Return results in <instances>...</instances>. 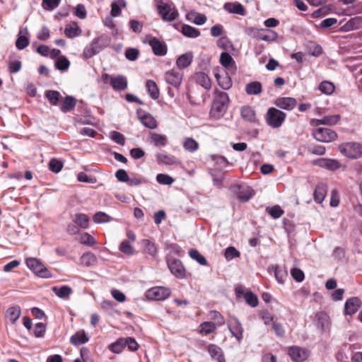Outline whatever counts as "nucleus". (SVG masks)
Listing matches in <instances>:
<instances>
[{"label": "nucleus", "instance_id": "nucleus-1", "mask_svg": "<svg viewBox=\"0 0 362 362\" xmlns=\"http://www.w3.org/2000/svg\"><path fill=\"white\" fill-rule=\"evenodd\" d=\"M215 96L211 109V114L215 117H220L223 115L228 109L229 104L228 95L221 90L214 91Z\"/></svg>", "mask_w": 362, "mask_h": 362}, {"label": "nucleus", "instance_id": "nucleus-2", "mask_svg": "<svg viewBox=\"0 0 362 362\" xmlns=\"http://www.w3.org/2000/svg\"><path fill=\"white\" fill-rule=\"evenodd\" d=\"M108 43V38L104 35L94 38L90 44L84 47L82 53L83 59H88L92 58L105 48Z\"/></svg>", "mask_w": 362, "mask_h": 362}, {"label": "nucleus", "instance_id": "nucleus-3", "mask_svg": "<svg viewBox=\"0 0 362 362\" xmlns=\"http://www.w3.org/2000/svg\"><path fill=\"white\" fill-rule=\"evenodd\" d=\"M338 150L342 155L352 159H357L362 156V146L356 142L341 144Z\"/></svg>", "mask_w": 362, "mask_h": 362}, {"label": "nucleus", "instance_id": "nucleus-4", "mask_svg": "<svg viewBox=\"0 0 362 362\" xmlns=\"http://www.w3.org/2000/svg\"><path fill=\"white\" fill-rule=\"evenodd\" d=\"M25 264L35 275L45 279L52 277V273L38 259L28 257L25 260Z\"/></svg>", "mask_w": 362, "mask_h": 362}, {"label": "nucleus", "instance_id": "nucleus-5", "mask_svg": "<svg viewBox=\"0 0 362 362\" xmlns=\"http://www.w3.org/2000/svg\"><path fill=\"white\" fill-rule=\"evenodd\" d=\"M286 114L275 107L268 109L266 114V122L267 124L273 128L280 127L284 122Z\"/></svg>", "mask_w": 362, "mask_h": 362}, {"label": "nucleus", "instance_id": "nucleus-6", "mask_svg": "<svg viewBox=\"0 0 362 362\" xmlns=\"http://www.w3.org/2000/svg\"><path fill=\"white\" fill-rule=\"evenodd\" d=\"M157 10L158 13L161 16L162 19L165 21H173L175 20L179 15L175 7H173L161 0L157 2Z\"/></svg>", "mask_w": 362, "mask_h": 362}, {"label": "nucleus", "instance_id": "nucleus-7", "mask_svg": "<svg viewBox=\"0 0 362 362\" xmlns=\"http://www.w3.org/2000/svg\"><path fill=\"white\" fill-rule=\"evenodd\" d=\"M314 138L320 142L329 143L337 139V134L332 129L326 127H317L313 131Z\"/></svg>", "mask_w": 362, "mask_h": 362}, {"label": "nucleus", "instance_id": "nucleus-8", "mask_svg": "<svg viewBox=\"0 0 362 362\" xmlns=\"http://www.w3.org/2000/svg\"><path fill=\"white\" fill-rule=\"evenodd\" d=\"M183 76V72L175 68L167 71L164 75L165 82L176 89L180 88L182 83Z\"/></svg>", "mask_w": 362, "mask_h": 362}, {"label": "nucleus", "instance_id": "nucleus-9", "mask_svg": "<svg viewBox=\"0 0 362 362\" xmlns=\"http://www.w3.org/2000/svg\"><path fill=\"white\" fill-rule=\"evenodd\" d=\"M171 293L170 289L164 286H155L146 292V297L153 300H164Z\"/></svg>", "mask_w": 362, "mask_h": 362}, {"label": "nucleus", "instance_id": "nucleus-10", "mask_svg": "<svg viewBox=\"0 0 362 362\" xmlns=\"http://www.w3.org/2000/svg\"><path fill=\"white\" fill-rule=\"evenodd\" d=\"M102 78L105 82H109L115 90H124L127 87V79L125 76L119 75L116 77H112L107 74H104Z\"/></svg>", "mask_w": 362, "mask_h": 362}, {"label": "nucleus", "instance_id": "nucleus-11", "mask_svg": "<svg viewBox=\"0 0 362 362\" xmlns=\"http://www.w3.org/2000/svg\"><path fill=\"white\" fill-rule=\"evenodd\" d=\"M167 262L168 269L176 278H186V269L180 259L172 258L168 259Z\"/></svg>", "mask_w": 362, "mask_h": 362}, {"label": "nucleus", "instance_id": "nucleus-12", "mask_svg": "<svg viewBox=\"0 0 362 362\" xmlns=\"http://www.w3.org/2000/svg\"><path fill=\"white\" fill-rule=\"evenodd\" d=\"M145 42H147L151 45L154 54L157 56H164L166 54L167 46L164 42L151 35L146 36Z\"/></svg>", "mask_w": 362, "mask_h": 362}, {"label": "nucleus", "instance_id": "nucleus-13", "mask_svg": "<svg viewBox=\"0 0 362 362\" xmlns=\"http://www.w3.org/2000/svg\"><path fill=\"white\" fill-rule=\"evenodd\" d=\"M228 327L232 335L240 342L243 337V328L239 320L236 317H230L228 322Z\"/></svg>", "mask_w": 362, "mask_h": 362}, {"label": "nucleus", "instance_id": "nucleus-14", "mask_svg": "<svg viewBox=\"0 0 362 362\" xmlns=\"http://www.w3.org/2000/svg\"><path fill=\"white\" fill-rule=\"evenodd\" d=\"M288 354L294 362H303L309 356V352L306 349L296 346L288 349Z\"/></svg>", "mask_w": 362, "mask_h": 362}, {"label": "nucleus", "instance_id": "nucleus-15", "mask_svg": "<svg viewBox=\"0 0 362 362\" xmlns=\"http://www.w3.org/2000/svg\"><path fill=\"white\" fill-rule=\"evenodd\" d=\"M215 78L218 85L225 90L229 89L233 84L231 78L228 76L226 71L216 69L214 73Z\"/></svg>", "mask_w": 362, "mask_h": 362}, {"label": "nucleus", "instance_id": "nucleus-16", "mask_svg": "<svg viewBox=\"0 0 362 362\" xmlns=\"http://www.w3.org/2000/svg\"><path fill=\"white\" fill-rule=\"evenodd\" d=\"M274 105L280 109L292 110L297 105V101L291 97H279L274 100Z\"/></svg>", "mask_w": 362, "mask_h": 362}, {"label": "nucleus", "instance_id": "nucleus-17", "mask_svg": "<svg viewBox=\"0 0 362 362\" xmlns=\"http://www.w3.org/2000/svg\"><path fill=\"white\" fill-rule=\"evenodd\" d=\"M361 305V300L357 297L349 298L344 305V314L352 315L355 314Z\"/></svg>", "mask_w": 362, "mask_h": 362}, {"label": "nucleus", "instance_id": "nucleus-18", "mask_svg": "<svg viewBox=\"0 0 362 362\" xmlns=\"http://www.w3.org/2000/svg\"><path fill=\"white\" fill-rule=\"evenodd\" d=\"M340 118L339 115H327L320 119H313L310 121V124L313 127H318L321 124L334 125L339 122Z\"/></svg>", "mask_w": 362, "mask_h": 362}, {"label": "nucleus", "instance_id": "nucleus-19", "mask_svg": "<svg viewBox=\"0 0 362 362\" xmlns=\"http://www.w3.org/2000/svg\"><path fill=\"white\" fill-rule=\"evenodd\" d=\"M223 8L230 13L245 16L246 10L245 7L239 2H227L224 4Z\"/></svg>", "mask_w": 362, "mask_h": 362}, {"label": "nucleus", "instance_id": "nucleus-20", "mask_svg": "<svg viewBox=\"0 0 362 362\" xmlns=\"http://www.w3.org/2000/svg\"><path fill=\"white\" fill-rule=\"evenodd\" d=\"M206 349L213 359L217 362H226L223 351L220 346L211 344L207 346Z\"/></svg>", "mask_w": 362, "mask_h": 362}, {"label": "nucleus", "instance_id": "nucleus-21", "mask_svg": "<svg viewBox=\"0 0 362 362\" xmlns=\"http://www.w3.org/2000/svg\"><path fill=\"white\" fill-rule=\"evenodd\" d=\"M156 156L158 163L165 165H173L180 163V161L175 156L165 153H158Z\"/></svg>", "mask_w": 362, "mask_h": 362}, {"label": "nucleus", "instance_id": "nucleus-22", "mask_svg": "<svg viewBox=\"0 0 362 362\" xmlns=\"http://www.w3.org/2000/svg\"><path fill=\"white\" fill-rule=\"evenodd\" d=\"M193 54L192 52H186L180 55L176 60L177 69L182 70L188 67L192 62Z\"/></svg>", "mask_w": 362, "mask_h": 362}, {"label": "nucleus", "instance_id": "nucleus-23", "mask_svg": "<svg viewBox=\"0 0 362 362\" xmlns=\"http://www.w3.org/2000/svg\"><path fill=\"white\" fill-rule=\"evenodd\" d=\"M315 164L330 170H335L340 167V163L334 159L320 158L315 161Z\"/></svg>", "mask_w": 362, "mask_h": 362}, {"label": "nucleus", "instance_id": "nucleus-24", "mask_svg": "<svg viewBox=\"0 0 362 362\" xmlns=\"http://www.w3.org/2000/svg\"><path fill=\"white\" fill-rule=\"evenodd\" d=\"M362 28V16L351 18L342 27L341 30L345 32L357 30Z\"/></svg>", "mask_w": 362, "mask_h": 362}, {"label": "nucleus", "instance_id": "nucleus-25", "mask_svg": "<svg viewBox=\"0 0 362 362\" xmlns=\"http://www.w3.org/2000/svg\"><path fill=\"white\" fill-rule=\"evenodd\" d=\"M220 63L228 71H235L236 69L235 62L228 52H222L221 54Z\"/></svg>", "mask_w": 362, "mask_h": 362}, {"label": "nucleus", "instance_id": "nucleus-26", "mask_svg": "<svg viewBox=\"0 0 362 362\" xmlns=\"http://www.w3.org/2000/svg\"><path fill=\"white\" fill-rule=\"evenodd\" d=\"M186 19L196 25H202L206 23L207 18L203 13L192 11L186 14Z\"/></svg>", "mask_w": 362, "mask_h": 362}, {"label": "nucleus", "instance_id": "nucleus-27", "mask_svg": "<svg viewBox=\"0 0 362 362\" xmlns=\"http://www.w3.org/2000/svg\"><path fill=\"white\" fill-rule=\"evenodd\" d=\"M82 33V30L78 25L73 22L67 25L64 29V34L67 37L74 38L80 36Z\"/></svg>", "mask_w": 362, "mask_h": 362}, {"label": "nucleus", "instance_id": "nucleus-28", "mask_svg": "<svg viewBox=\"0 0 362 362\" xmlns=\"http://www.w3.org/2000/svg\"><path fill=\"white\" fill-rule=\"evenodd\" d=\"M327 187L323 183L318 184L314 191V199L317 203L321 204L327 194Z\"/></svg>", "mask_w": 362, "mask_h": 362}, {"label": "nucleus", "instance_id": "nucleus-29", "mask_svg": "<svg viewBox=\"0 0 362 362\" xmlns=\"http://www.w3.org/2000/svg\"><path fill=\"white\" fill-rule=\"evenodd\" d=\"M216 329V325L212 322H204L198 327V332L203 336L209 335L214 332Z\"/></svg>", "mask_w": 362, "mask_h": 362}, {"label": "nucleus", "instance_id": "nucleus-30", "mask_svg": "<svg viewBox=\"0 0 362 362\" xmlns=\"http://www.w3.org/2000/svg\"><path fill=\"white\" fill-rule=\"evenodd\" d=\"M195 80L197 83L202 86L206 90H209L211 88V81L207 74L204 72H198L195 75Z\"/></svg>", "mask_w": 362, "mask_h": 362}, {"label": "nucleus", "instance_id": "nucleus-31", "mask_svg": "<svg viewBox=\"0 0 362 362\" xmlns=\"http://www.w3.org/2000/svg\"><path fill=\"white\" fill-rule=\"evenodd\" d=\"M262 91V86L259 81H252L246 84L245 92L247 95H259Z\"/></svg>", "mask_w": 362, "mask_h": 362}, {"label": "nucleus", "instance_id": "nucleus-32", "mask_svg": "<svg viewBox=\"0 0 362 362\" xmlns=\"http://www.w3.org/2000/svg\"><path fill=\"white\" fill-rule=\"evenodd\" d=\"M88 341V337L83 330L77 332L76 334L71 336L70 339L71 343L75 346L81 345L86 343Z\"/></svg>", "mask_w": 362, "mask_h": 362}, {"label": "nucleus", "instance_id": "nucleus-33", "mask_svg": "<svg viewBox=\"0 0 362 362\" xmlns=\"http://www.w3.org/2000/svg\"><path fill=\"white\" fill-rule=\"evenodd\" d=\"M146 88L152 99L156 100L159 98L160 91L156 83L154 81L151 79L147 80L146 82Z\"/></svg>", "mask_w": 362, "mask_h": 362}, {"label": "nucleus", "instance_id": "nucleus-34", "mask_svg": "<svg viewBox=\"0 0 362 362\" xmlns=\"http://www.w3.org/2000/svg\"><path fill=\"white\" fill-rule=\"evenodd\" d=\"M76 105V99L72 96H66L63 100L60 110L63 112H67L72 110Z\"/></svg>", "mask_w": 362, "mask_h": 362}, {"label": "nucleus", "instance_id": "nucleus-35", "mask_svg": "<svg viewBox=\"0 0 362 362\" xmlns=\"http://www.w3.org/2000/svg\"><path fill=\"white\" fill-rule=\"evenodd\" d=\"M242 117L250 122H255L256 121V115L254 109L250 106H244L241 108Z\"/></svg>", "mask_w": 362, "mask_h": 362}, {"label": "nucleus", "instance_id": "nucleus-36", "mask_svg": "<svg viewBox=\"0 0 362 362\" xmlns=\"http://www.w3.org/2000/svg\"><path fill=\"white\" fill-rule=\"evenodd\" d=\"M73 221L78 226L83 229L89 227L90 218L85 214H76Z\"/></svg>", "mask_w": 362, "mask_h": 362}, {"label": "nucleus", "instance_id": "nucleus-37", "mask_svg": "<svg viewBox=\"0 0 362 362\" xmlns=\"http://www.w3.org/2000/svg\"><path fill=\"white\" fill-rule=\"evenodd\" d=\"M140 121L144 126L150 129H154L157 127L158 124L155 118L150 114L146 113L140 117Z\"/></svg>", "mask_w": 362, "mask_h": 362}, {"label": "nucleus", "instance_id": "nucleus-38", "mask_svg": "<svg viewBox=\"0 0 362 362\" xmlns=\"http://www.w3.org/2000/svg\"><path fill=\"white\" fill-rule=\"evenodd\" d=\"M150 141L155 146H165L168 143V138L165 135L151 133L150 134Z\"/></svg>", "mask_w": 362, "mask_h": 362}, {"label": "nucleus", "instance_id": "nucleus-39", "mask_svg": "<svg viewBox=\"0 0 362 362\" xmlns=\"http://www.w3.org/2000/svg\"><path fill=\"white\" fill-rule=\"evenodd\" d=\"M180 32L185 37L190 38H195L200 35V32L198 29L185 24L182 25Z\"/></svg>", "mask_w": 362, "mask_h": 362}, {"label": "nucleus", "instance_id": "nucleus-40", "mask_svg": "<svg viewBox=\"0 0 362 362\" xmlns=\"http://www.w3.org/2000/svg\"><path fill=\"white\" fill-rule=\"evenodd\" d=\"M127 6L125 0H116L111 4V16L112 17H117L120 15L122 8Z\"/></svg>", "mask_w": 362, "mask_h": 362}, {"label": "nucleus", "instance_id": "nucleus-41", "mask_svg": "<svg viewBox=\"0 0 362 362\" xmlns=\"http://www.w3.org/2000/svg\"><path fill=\"white\" fill-rule=\"evenodd\" d=\"M81 264L85 267H90L96 264V256L90 252L84 253L80 258Z\"/></svg>", "mask_w": 362, "mask_h": 362}, {"label": "nucleus", "instance_id": "nucleus-42", "mask_svg": "<svg viewBox=\"0 0 362 362\" xmlns=\"http://www.w3.org/2000/svg\"><path fill=\"white\" fill-rule=\"evenodd\" d=\"M52 291L60 298H68L72 292L71 288L69 286H63L61 287L54 286L52 288Z\"/></svg>", "mask_w": 362, "mask_h": 362}, {"label": "nucleus", "instance_id": "nucleus-43", "mask_svg": "<svg viewBox=\"0 0 362 362\" xmlns=\"http://www.w3.org/2000/svg\"><path fill=\"white\" fill-rule=\"evenodd\" d=\"M21 313V310L19 306H13L7 310L6 317L12 323H15L19 318Z\"/></svg>", "mask_w": 362, "mask_h": 362}, {"label": "nucleus", "instance_id": "nucleus-44", "mask_svg": "<svg viewBox=\"0 0 362 362\" xmlns=\"http://www.w3.org/2000/svg\"><path fill=\"white\" fill-rule=\"evenodd\" d=\"M253 195L252 189L249 187L240 188L239 192L237 193V198L243 202H247Z\"/></svg>", "mask_w": 362, "mask_h": 362}, {"label": "nucleus", "instance_id": "nucleus-45", "mask_svg": "<svg viewBox=\"0 0 362 362\" xmlns=\"http://www.w3.org/2000/svg\"><path fill=\"white\" fill-rule=\"evenodd\" d=\"M141 244L146 252L150 255L155 257L157 254V248L153 243L149 240H142Z\"/></svg>", "mask_w": 362, "mask_h": 362}, {"label": "nucleus", "instance_id": "nucleus-46", "mask_svg": "<svg viewBox=\"0 0 362 362\" xmlns=\"http://www.w3.org/2000/svg\"><path fill=\"white\" fill-rule=\"evenodd\" d=\"M183 148L189 152H194L199 148V144L194 139L186 137L183 141Z\"/></svg>", "mask_w": 362, "mask_h": 362}, {"label": "nucleus", "instance_id": "nucleus-47", "mask_svg": "<svg viewBox=\"0 0 362 362\" xmlns=\"http://www.w3.org/2000/svg\"><path fill=\"white\" fill-rule=\"evenodd\" d=\"M125 347L124 338H119L115 342L112 343L109 346V349L115 354H120Z\"/></svg>", "mask_w": 362, "mask_h": 362}, {"label": "nucleus", "instance_id": "nucleus-48", "mask_svg": "<svg viewBox=\"0 0 362 362\" xmlns=\"http://www.w3.org/2000/svg\"><path fill=\"white\" fill-rule=\"evenodd\" d=\"M189 255L192 259L197 261L201 265L205 266L207 264L206 258L197 250L191 249L189 251Z\"/></svg>", "mask_w": 362, "mask_h": 362}, {"label": "nucleus", "instance_id": "nucleus-49", "mask_svg": "<svg viewBox=\"0 0 362 362\" xmlns=\"http://www.w3.org/2000/svg\"><path fill=\"white\" fill-rule=\"evenodd\" d=\"M272 269L274 272L276 279L278 281V282L283 284L287 276V272L284 268L276 265L273 266Z\"/></svg>", "mask_w": 362, "mask_h": 362}, {"label": "nucleus", "instance_id": "nucleus-50", "mask_svg": "<svg viewBox=\"0 0 362 362\" xmlns=\"http://www.w3.org/2000/svg\"><path fill=\"white\" fill-rule=\"evenodd\" d=\"M245 33L252 38L260 40L262 34L264 33V29L257 28L255 27H247L245 29Z\"/></svg>", "mask_w": 362, "mask_h": 362}, {"label": "nucleus", "instance_id": "nucleus-51", "mask_svg": "<svg viewBox=\"0 0 362 362\" xmlns=\"http://www.w3.org/2000/svg\"><path fill=\"white\" fill-rule=\"evenodd\" d=\"M70 66V62L65 56H60L55 62V67L60 71H66Z\"/></svg>", "mask_w": 362, "mask_h": 362}, {"label": "nucleus", "instance_id": "nucleus-52", "mask_svg": "<svg viewBox=\"0 0 362 362\" xmlns=\"http://www.w3.org/2000/svg\"><path fill=\"white\" fill-rule=\"evenodd\" d=\"M119 250L127 255H133L135 253V250L131 245L129 240H123L119 247Z\"/></svg>", "mask_w": 362, "mask_h": 362}, {"label": "nucleus", "instance_id": "nucleus-53", "mask_svg": "<svg viewBox=\"0 0 362 362\" xmlns=\"http://www.w3.org/2000/svg\"><path fill=\"white\" fill-rule=\"evenodd\" d=\"M79 242L82 245L88 246H93L96 244L95 239L89 233H83L79 238Z\"/></svg>", "mask_w": 362, "mask_h": 362}, {"label": "nucleus", "instance_id": "nucleus-54", "mask_svg": "<svg viewBox=\"0 0 362 362\" xmlns=\"http://www.w3.org/2000/svg\"><path fill=\"white\" fill-rule=\"evenodd\" d=\"M93 220L95 223H104L110 221L109 215L103 211L95 213L93 216Z\"/></svg>", "mask_w": 362, "mask_h": 362}, {"label": "nucleus", "instance_id": "nucleus-55", "mask_svg": "<svg viewBox=\"0 0 362 362\" xmlns=\"http://www.w3.org/2000/svg\"><path fill=\"white\" fill-rule=\"evenodd\" d=\"M45 96L52 105H57L60 99V93L57 90H48Z\"/></svg>", "mask_w": 362, "mask_h": 362}, {"label": "nucleus", "instance_id": "nucleus-56", "mask_svg": "<svg viewBox=\"0 0 362 362\" xmlns=\"http://www.w3.org/2000/svg\"><path fill=\"white\" fill-rule=\"evenodd\" d=\"M278 37L277 33L272 30L264 29V33L262 34L261 40L265 42H274Z\"/></svg>", "mask_w": 362, "mask_h": 362}, {"label": "nucleus", "instance_id": "nucleus-57", "mask_svg": "<svg viewBox=\"0 0 362 362\" xmlns=\"http://www.w3.org/2000/svg\"><path fill=\"white\" fill-rule=\"evenodd\" d=\"M319 90L326 95H330L334 91V86L329 81H322L319 86Z\"/></svg>", "mask_w": 362, "mask_h": 362}, {"label": "nucleus", "instance_id": "nucleus-58", "mask_svg": "<svg viewBox=\"0 0 362 362\" xmlns=\"http://www.w3.org/2000/svg\"><path fill=\"white\" fill-rule=\"evenodd\" d=\"M224 256L227 260H231L234 258L239 257L240 252L235 247L230 246L225 250Z\"/></svg>", "mask_w": 362, "mask_h": 362}, {"label": "nucleus", "instance_id": "nucleus-59", "mask_svg": "<svg viewBox=\"0 0 362 362\" xmlns=\"http://www.w3.org/2000/svg\"><path fill=\"white\" fill-rule=\"evenodd\" d=\"M245 300L247 303L252 308H255L258 305V298L256 295H255L251 291H247L245 293L244 296Z\"/></svg>", "mask_w": 362, "mask_h": 362}, {"label": "nucleus", "instance_id": "nucleus-60", "mask_svg": "<svg viewBox=\"0 0 362 362\" xmlns=\"http://www.w3.org/2000/svg\"><path fill=\"white\" fill-rule=\"evenodd\" d=\"M156 181L160 185H170L175 180L171 176L167 174L160 173L156 176Z\"/></svg>", "mask_w": 362, "mask_h": 362}, {"label": "nucleus", "instance_id": "nucleus-61", "mask_svg": "<svg viewBox=\"0 0 362 362\" xmlns=\"http://www.w3.org/2000/svg\"><path fill=\"white\" fill-rule=\"evenodd\" d=\"M267 211L274 218H279L284 214V210L279 205L267 209Z\"/></svg>", "mask_w": 362, "mask_h": 362}, {"label": "nucleus", "instance_id": "nucleus-62", "mask_svg": "<svg viewBox=\"0 0 362 362\" xmlns=\"http://www.w3.org/2000/svg\"><path fill=\"white\" fill-rule=\"evenodd\" d=\"M63 163L61 160L56 158H52L49 163V168L51 171L57 173L62 169Z\"/></svg>", "mask_w": 362, "mask_h": 362}, {"label": "nucleus", "instance_id": "nucleus-63", "mask_svg": "<svg viewBox=\"0 0 362 362\" xmlns=\"http://www.w3.org/2000/svg\"><path fill=\"white\" fill-rule=\"evenodd\" d=\"M110 138L113 141H115L117 144L123 146L125 144V138L124 135L118 132H112L110 133Z\"/></svg>", "mask_w": 362, "mask_h": 362}, {"label": "nucleus", "instance_id": "nucleus-64", "mask_svg": "<svg viewBox=\"0 0 362 362\" xmlns=\"http://www.w3.org/2000/svg\"><path fill=\"white\" fill-rule=\"evenodd\" d=\"M46 331V325L42 322H38L35 325L34 334L36 337H42Z\"/></svg>", "mask_w": 362, "mask_h": 362}]
</instances>
